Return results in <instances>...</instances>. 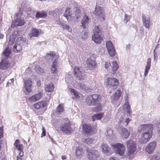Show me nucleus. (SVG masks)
<instances>
[{
    "label": "nucleus",
    "instance_id": "f257e3e1",
    "mask_svg": "<svg viewBox=\"0 0 160 160\" xmlns=\"http://www.w3.org/2000/svg\"><path fill=\"white\" fill-rule=\"evenodd\" d=\"M153 130V127L152 124L141 125L138 130L142 133L139 139V142L141 144H145L148 142L152 137Z\"/></svg>",
    "mask_w": 160,
    "mask_h": 160
},
{
    "label": "nucleus",
    "instance_id": "f03ea898",
    "mask_svg": "<svg viewBox=\"0 0 160 160\" xmlns=\"http://www.w3.org/2000/svg\"><path fill=\"white\" fill-rule=\"evenodd\" d=\"M11 53V49L9 47H7L2 53L3 56H4L6 58L2 60L0 63V69H5L9 66V63L7 58H8Z\"/></svg>",
    "mask_w": 160,
    "mask_h": 160
},
{
    "label": "nucleus",
    "instance_id": "7ed1b4c3",
    "mask_svg": "<svg viewBox=\"0 0 160 160\" xmlns=\"http://www.w3.org/2000/svg\"><path fill=\"white\" fill-rule=\"evenodd\" d=\"M101 101V98L99 95L94 94L88 96L86 100V103L90 105H95L99 104Z\"/></svg>",
    "mask_w": 160,
    "mask_h": 160
},
{
    "label": "nucleus",
    "instance_id": "20e7f679",
    "mask_svg": "<svg viewBox=\"0 0 160 160\" xmlns=\"http://www.w3.org/2000/svg\"><path fill=\"white\" fill-rule=\"evenodd\" d=\"M116 153L120 156L123 155L125 151V147L123 144L120 143L113 144L112 145Z\"/></svg>",
    "mask_w": 160,
    "mask_h": 160
},
{
    "label": "nucleus",
    "instance_id": "39448f33",
    "mask_svg": "<svg viewBox=\"0 0 160 160\" xmlns=\"http://www.w3.org/2000/svg\"><path fill=\"white\" fill-rule=\"evenodd\" d=\"M106 83L107 87L111 88L113 89L117 88L118 85V80L114 78H108Z\"/></svg>",
    "mask_w": 160,
    "mask_h": 160
},
{
    "label": "nucleus",
    "instance_id": "423d86ee",
    "mask_svg": "<svg viewBox=\"0 0 160 160\" xmlns=\"http://www.w3.org/2000/svg\"><path fill=\"white\" fill-rule=\"evenodd\" d=\"M17 17L15 21L12 24V25L15 26H22L25 23L24 17L20 13H18L16 16Z\"/></svg>",
    "mask_w": 160,
    "mask_h": 160
},
{
    "label": "nucleus",
    "instance_id": "0eeeda50",
    "mask_svg": "<svg viewBox=\"0 0 160 160\" xmlns=\"http://www.w3.org/2000/svg\"><path fill=\"white\" fill-rule=\"evenodd\" d=\"M46 103L45 101L39 102L33 105L34 108V110L36 111L37 110L39 111L42 113L46 110L44 108L46 106Z\"/></svg>",
    "mask_w": 160,
    "mask_h": 160
},
{
    "label": "nucleus",
    "instance_id": "6e6552de",
    "mask_svg": "<svg viewBox=\"0 0 160 160\" xmlns=\"http://www.w3.org/2000/svg\"><path fill=\"white\" fill-rule=\"evenodd\" d=\"M127 145L128 150V155L130 156L133 154L136 150V146L135 143L132 140L127 142Z\"/></svg>",
    "mask_w": 160,
    "mask_h": 160
},
{
    "label": "nucleus",
    "instance_id": "1a4fd4ad",
    "mask_svg": "<svg viewBox=\"0 0 160 160\" xmlns=\"http://www.w3.org/2000/svg\"><path fill=\"white\" fill-rule=\"evenodd\" d=\"M88 158L90 160H97L99 156L98 152L93 149H88Z\"/></svg>",
    "mask_w": 160,
    "mask_h": 160
},
{
    "label": "nucleus",
    "instance_id": "9d476101",
    "mask_svg": "<svg viewBox=\"0 0 160 160\" xmlns=\"http://www.w3.org/2000/svg\"><path fill=\"white\" fill-rule=\"evenodd\" d=\"M60 129L62 132L65 133H70L72 131L71 125L68 122L62 123L60 126Z\"/></svg>",
    "mask_w": 160,
    "mask_h": 160
},
{
    "label": "nucleus",
    "instance_id": "9b49d317",
    "mask_svg": "<svg viewBox=\"0 0 160 160\" xmlns=\"http://www.w3.org/2000/svg\"><path fill=\"white\" fill-rule=\"evenodd\" d=\"M74 72L75 75L79 79H83L85 75L84 71L82 68L76 67L74 68Z\"/></svg>",
    "mask_w": 160,
    "mask_h": 160
},
{
    "label": "nucleus",
    "instance_id": "f8f14e48",
    "mask_svg": "<svg viewBox=\"0 0 160 160\" xmlns=\"http://www.w3.org/2000/svg\"><path fill=\"white\" fill-rule=\"evenodd\" d=\"M106 46L110 56L113 57L115 55V50L114 48L113 45L111 41L107 42Z\"/></svg>",
    "mask_w": 160,
    "mask_h": 160
},
{
    "label": "nucleus",
    "instance_id": "ddd939ff",
    "mask_svg": "<svg viewBox=\"0 0 160 160\" xmlns=\"http://www.w3.org/2000/svg\"><path fill=\"white\" fill-rule=\"evenodd\" d=\"M43 95V92L40 91L37 94L29 97L28 100L31 102L33 103L40 99L42 98Z\"/></svg>",
    "mask_w": 160,
    "mask_h": 160
},
{
    "label": "nucleus",
    "instance_id": "4468645a",
    "mask_svg": "<svg viewBox=\"0 0 160 160\" xmlns=\"http://www.w3.org/2000/svg\"><path fill=\"white\" fill-rule=\"evenodd\" d=\"M156 147L155 142H152L149 143L145 148V151L149 154L152 153L155 150Z\"/></svg>",
    "mask_w": 160,
    "mask_h": 160
},
{
    "label": "nucleus",
    "instance_id": "2eb2a0df",
    "mask_svg": "<svg viewBox=\"0 0 160 160\" xmlns=\"http://www.w3.org/2000/svg\"><path fill=\"white\" fill-rule=\"evenodd\" d=\"M43 32L41 29L32 28L29 33V35L30 38L32 37H38L41 34H43Z\"/></svg>",
    "mask_w": 160,
    "mask_h": 160
},
{
    "label": "nucleus",
    "instance_id": "dca6fc26",
    "mask_svg": "<svg viewBox=\"0 0 160 160\" xmlns=\"http://www.w3.org/2000/svg\"><path fill=\"white\" fill-rule=\"evenodd\" d=\"M103 37L102 33H99L98 34H93L92 36V40L95 43H100L103 40Z\"/></svg>",
    "mask_w": 160,
    "mask_h": 160
},
{
    "label": "nucleus",
    "instance_id": "f3484780",
    "mask_svg": "<svg viewBox=\"0 0 160 160\" xmlns=\"http://www.w3.org/2000/svg\"><path fill=\"white\" fill-rule=\"evenodd\" d=\"M32 81L30 79L27 78L24 80V88L26 91L28 93L32 91Z\"/></svg>",
    "mask_w": 160,
    "mask_h": 160
},
{
    "label": "nucleus",
    "instance_id": "a211bd4d",
    "mask_svg": "<svg viewBox=\"0 0 160 160\" xmlns=\"http://www.w3.org/2000/svg\"><path fill=\"white\" fill-rule=\"evenodd\" d=\"M63 16L69 22L72 21L74 18V16L73 15L72 13L69 8L66 9Z\"/></svg>",
    "mask_w": 160,
    "mask_h": 160
},
{
    "label": "nucleus",
    "instance_id": "6ab92c4d",
    "mask_svg": "<svg viewBox=\"0 0 160 160\" xmlns=\"http://www.w3.org/2000/svg\"><path fill=\"white\" fill-rule=\"evenodd\" d=\"M143 23L144 26L149 29L150 28L151 21L149 17L145 16L144 14H142Z\"/></svg>",
    "mask_w": 160,
    "mask_h": 160
},
{
    "label": "nucleus",
    "instance_id": "aec40b11",
    "mask_svg": "<svg viewBox=\"0 0 160 160\" xmlns=\"http://www.w3.org/2000/svg\"><path fill=\"white\" fill-rule=\"evenodd\" d=\"M58 60L55 59L52 62L51 68V72L53 74H56L58 72Z\"/></svg>",
    "mask_w": 160,
    "mask_h": 160
},
{
    "label": "nucleus",
    "instance_id": "412c9836",
    "mask_svg": "<svg viewBox=\"0 0 160 160\" xmlns=\"http://www.w3.org/2000/svg\"><path fill=\"white\" fill-rule=\"evenodd\" d=\"M94 14L98 17H103L104 14L103 8L99 6L95 8Z\"/></svg>",
    "mask_w": 160,
    "mask_h": 160
},
{
    "label": "nucleus",
    "instance_id": "4be33fe9",
    "mask_svg": "<svg viewBox=\"0 0 160 160\" xmlns=\"http://www.w3.org/2000/svg\"><path fill=\"white\" fill-rule=\"evenodd\" d=\"M83 129L86 134H91L93 131V129L91 126L86 124L83 125Z\"/></svg>",
    "mask_w": 160,
    "mask_h": 160
},
{
    "label": "nucleus",
    "instance_id": "5701e85b",
    "mask_svg": "<svg viewBox=\"0 0 160 160\" xmlns=\"http://www.w3.org/2000/svg\"><path fill=\"white\" fill-rule=\"evenodd\" d=\"M87 63L88 66L90 69L93 70L96 68V64L95 62L91 58H88L87 61Z\"/></svg>",
    "mask_w": 160,
    "mask_h": 160
},
{
    "label": "nucleus",
    "instance_id": "b1692460",
    "mask_svg": "<svg viewBox=\"0 0 160 160\" xmlns=\"http://www.w3.org/2000/svg\"><path fill=\"white\" fill-rule=\"evenodd\" d=\"M151 58H148L147 61L146 65L145 67L144 77H145L148 74L149 70L151 66Z\"/></svg>",
    "mask_w": 160,
    "mask_h": 160
},
{
    "label": "nucleus",
    "instance_id": "393cba45",
    "mask_svg": "<svg viewBox=\"0 0 160 160\" xmlns=\"http://www.w3.org/2000/svg\"><path fill=\"white\" fill-rule=\"evenodd\" d=\"M121 135L122 138H127L129 136L130 132L125 128H122L121 129Z\"/></svg>",
    "mask_w": 160,
    "mask_h": 160
},
{
    "label": "nucleus",
    "instance_id": "a878e982",
    "mask_svg": "<svg viewBox=\"0 0 160 160\" xmlns=\"http://www.w3.org/2000/svg\"><path fill=\"white\" fill-rule=\"evenodd\" d=\"M83 154V149L80 147H76L75 151V156L78 158L82 157Z\"/></svg>",
    "mask_w": 160,
    "mask_h": 160
},
{
    "label": "nucleus",
    "instance_id": "bb28decb",
    "mask_svg": "<svg viewBox=\"0 0 160 160\" xmlns=\"http://www.w3.org/2000/svg\"><path fill=\"white\" fill-rule=\"evenodd\" d=\"M89 22V18L86 16H85L83 18L81 21L82 26L83 28H85L86 27V26L88 25Z\"/></svg>",
    "mask_w": 160,
    "mask_h": 160
},
{
    "label": "nucleus",
    "instance_id": "cd10ccee",
    "mask_svg": "<svg viewBox=\"0 0 160 160\" xmlns=\"http://www.w3.org/2000/svg\"><path fill=\"white\" fill-rule=\"evenodd\" d=\"M112 74H114L117 71L118 67L117 61L112 62Z\"/></svg>",
    "mask_w": 160,
    "mask_h": 160
},
{
    "label": "nucleus",
    "instance_id": "c85d7f7f",
    "mask_svg": "<svg viewBox=\"0 0 160 160\" xmlns=\"http://www.w3.org/2000/svg\"><path fill=\"white\" fill-rule=\"evenodd\" d=\"M102 151L105 154L109 155V148L108 146L106 144L103 143L101 147Z\"/></svg>",
    "mask_w": 160,
    "mask_h": 160
},
{
    "label": "nucleus",
    "instance_id": "c756f323",
    "mask_svg": "<svg viewBox=\"0 0 160 160\" xmlns=\"http://www.w3.org/2000/svg\"><path fill=\"white\" fill-rule=\"evenodd\" d=\"M22 49L21 45L19 43H16L13 47V50L15 52H18L21 51Z\"/></svg>",
    "mask_w": 160,
    "mask_h": 160
},
{
    "label": "nucleus",
    "instance_id": "7c9ffc66",
    "mask_svg": "<svg viewBox=\"0 0 160 160\" xmlns=\"http://www.w3.org/2000/svg\"><path fill=\"white\" fill-rule=\"evenodd\" d=\"M34 68L35 71L39 74H42L45 72V70L40 68L38 65H36Z\"/></svg>",
    "mask_w": 160,
    "mask_h": 160
},
{
    "label": "nucleus",
    "instance_id": "2f4dec72",
    "mask_svg": "<svg viewBox=\"0 0 160 160\" xmlns=\"http://www.w3.org/2000/svg\"><path fill=\"white\" fill-rule=\"evenodd\" d=\"M121 95V91L120 90H118L115 93L113 97L114 101H117L119 100Z\"/></svg>",
    "mask_w": 160,
    "mask_h": 160
},
{
    "label": "nucleus",
    "instance_id": "473e14b6",
    "mask_svg": "<svg viewBox=\"0 0 160 160\" xmlns=\"http://www.w3.org/2000/svg\"><path fill=\"white\" fill-rule=\"evenodd\" d=\"M54 88L53 85L52 83H50L46 85L45 90L46 92H51L53 91Z\"/></svg>",
    "mask_w": 160,
    "mask_h": 160
},
{
    "label": "nucleus",
    "instance_id": "72a5a7b5",
    "mask_svg": "<svg viewBox=\"0 0 160 160\" xmlns=\"http://www.w3.org/2000/svg\"><path fill=\"white\" fill-rule=\"evenodd\" d=\"M47 14L45 12L42 11L37 12L36 15V18H45L47 16Z\"/></svg>",
    "mask_w": 160,
    "mask_h": 160
},
{
    "label": "nucleus",
    "instance_id": "f704fd0d",
    "mask_svg": "<svg viewBox=\"0 0 160 160\" xmlns=\"http://www.w3.org/2000/svg\"><path fill=\"white\" fill-rule=\"evenodd\" d=\"M18 33V32H14L12 35H11L10 37V39L9 41L8 44L10 45H12L14 43L15 41V38L16 37V34L15 33Z\"/></svg>",
    "mask_w": 160,
    "mask_h": 160
},
{
    "label": "nucleus",
    "instance_id": "c9c22d12",
    "mask_svg": "<svg viewBox=\"0 0 160 160\" xmlns=\"http://www.w3.org/2000/svg\"><path fill=\"white\" fill-rule=\"evenodd\" d=\"M73 78L72 76L68 74H67L65 76V81L68 83H72V82Z\"/></svg>",
    "mask_w": 160,
    "mask_h": 160
},
{
    "label": "nucleus",
    "instance_id": "e433bc0d",
    "mask_svg": "<svg viewBox=\"0 0 160 160\" xmlns=\"http://www.w3.org/2000/svg\"><path fill=\"white\" fill-rule=\"evenodd\" d=\"M74 87L78 89L86 90L85 86L83 83H76L74 85Z\"/></svg>",
    "mask_w": 160,
    "mask_h": 160
},
{
    "label": "nucleus",
    "instance_id": "4c0bfd02",
    "mask_svg": "<svg viewBox=\"0 0 160 160\" xmlns=\"http://www.w3.org/2000/svg\"><path fill=\"white\" fill-rule=\"evenodd\" d=\"M26 12L27 15L30 17H32L35 14V11L33 9H32L30 7H28L27 8Z\"/></svg>",
    "mask_w": 160,
    "mask_h": 160
},
{
    "label": "nucleus",
    "instance_id": "58836bf2",
    "mask_svg": "<svg viewBox=\"0 0 160 160\" xmlns=\"http://www.w3.org/2000/svg\"><path fill=\"white\" fill-rule=\"evenodd\" d=\"M103 116V113H101L93 115L92 117V119L93 121H94L95 119L99 120L102 118Z\"/></svg>",
    "mask_w": 160,
    "mask_h": 160
},
{
    "label": "nucleus",
    "instance_id": "ea45409f",
    "mask_svg": "<svg viewBox=\"0 0 160 160\" xmlns=\"http://www.w3.org/2000/svg\"><path fill=\"white\" fill-rule=\"evenodd\" d=\"M123 108L124 109V110L126 111L128 113H130V107L129 105V103L128 102H125V103L123 106Z\"/></svg>",
    "mask_w": 160,
    "mask_h": 160
},
{
    "label": "nucleus",
    "instance_id": "a19ab883",
    "mask_svg": "<svg viewBox=\"0 0 160 160\" xmlns=\"http://www.w3.org/2000/svg\"><path fill=\"white\" fill-rule=\"evenodd\" d=\"M57 112L58 115H60L64 112L63 107L62 105L59 104L57 108Z\"/></svg>",
    "mask_w": 160,
    "mask_h": 160
},
{
    "label": "nucleus",
    "instance_id": "79ce46f5",
    "mask_svg": "<svg viewBox=\"0 0 160 160\" xmlns=\"http://www.w3.org/2000/svg\"><path fill=\"white\" fill-rule=\"evenodd\" d=\"M70 92L72 95H74L76 99L78 98V97H79V94L74 89H70Z\"/></svg>",
    "mask_w": 160,
    "mask_h": 160
},
{
    "label": "nucleus",
    "instance_id": "37998d69",
    "mask_svg": "<svg viewBox=\"0 0 160 160\" xmlns=\"http://www.w3.org/2000/svg\"><path fill=\"white\" fill-rule=\"evenodd\" d=\"M160 159V153L158 152L155 154L152 155L150 160H159Z\"/></svg>",
    "mask_w": 160,
    "mask_h": 160
},
{
    "label": "nucleus",
    "instance_id": "c03bdc74",
    "mask_svg": "<svg viewBox=\"0 0 160 160\" xmlns=\"http://www.w3.org/2000/svg\"><path fill=\"white\" fill-rule=\"evenodd\" d=\"M101 33L100 26H95L93 29V34H98Z\"/></svg>",
    "mask_w": 160,
    "mask_h": 160
},
{
    "label": "nucleus",
    "instance_id": "a18cd8bd",
    "mask_svg": "<svg viewBox=\"0 0 160 160\" xmlns=\"http://www.w3.org/2000/svg\"><path fill=\"white\" fill-rule=\"evenodd\" d=\"M25 41L24 38L22 37H20L18 38L17 40L16 43H19L20 44H22Z\"/></svg>",
    "mask_w": 160,
    "mask_h": 160
},
{
    "label": "nucleus",
    "instance_id": "49530a36",
    "mask_svg": "<svg viewBox=\"0 0 160 160\" xmlns=\"http://www.w3.org/2000/svg\"><path fill=\"white\" fill-rule=\"evenodd\" d=\"M94 139L92 138H88L86 139L84 141L88 144H90L93 142Z\"/></svg>",
    "mask_w": 160,
    "mask_h": 160
},
{
    "label": "nucleus",
    "instance_id": "de8ad7c7",
    "mask_svg": "<svg viewBox=\"0 0 160 160\" xmlns=\"http://www.w3.org/2000/svg\"><path fill=\"white\" fill-rule=\"evenodd\" d=\"M81 16V13L80 10L77 9L76 10V14L75 15V18L77 19H79Z\"/></svg>",
    "mask_w": 160,
    "mask_h": 160
},
{
    "label": "nucleus",
    "instance_id": "09e8293b",
    "mask_svg": "<svg viewBox=\"0 0 160 160\" xmlns=\"http://www.w3.org/2000/svg\"><path fill=\"white\" fill-rule=\"evenodd\" d=\"M62 27L64 29L67 30L69 32H71L72 31V29L70 28L69 26L67 24L64 23Z\"/></svg>",
    "mask_w": 160,
    "mask_h": 160
},
{
    "label": "nucleus",
    "instance_id": "8fccbe9b",
    "mask_svg": "<svg viewBox=\"0 0 160 160\" xmlns=\"http://www.w3.org/2000/svg\"><path fill=\"white\" fill-rule=\"evenodd\" d=\"M130 19V16H129L127 14H125V15L124 19L123 20V22L125 23H127L128 22L129 20Z\"/></svg>",
    "mask_w": 160,
    "mask_h": 160
},
{
    "label": "nucleus",
    "instance_id": "3c124183",
    "mask_svg": "<svg viewBox=\"0 0 160 160\" xmlns=\"http://www.w3.org/2000/svg\"><path fill=\"white\" fill-rule=\"evenodd\" d=\"M14 82V78H12L9 81H8L7 83V86H11L13 85Z\"/></svg>",
    "mask_w": 160,
    "mask_h": 160
},
{
    "label": "nucleus",
    "instance_id": "603ef678",
    "mask_svg": "<svg viewBox=\"0 0 160 160\" xmlns=\"http://www.w3.org/2000/svg\"><path fill=\"white\" fill-rule=\"evenodd\" d=\"M49 14L50 15L53 16L54 17H56L57 16V13L55 11H50L49 12Z\"/></svg>",
    "mask_w": 160,
    "mask_h": 160
},
{
    "label": "nucleus",
    "instance_id": "864d4df0",
    "mask_svg": "<svg viewBox=\"0 0 160 160\" xmlns=\"http://www.w3.org/2000/svg\"><path fill=\"white\" fill-rule=\"evenodd\" d=\"M113 132L112 130L109 129L107 131V133H106V135L110 136L113 134Z\"/></svg>",
    "mask_w": 160,
    "mask_h": 160
},
{
    "label": "nucleus",
    "instance_id": "5fc2aeb1",
    "mask_svg": "<svg viewBox=\"0 0 160 160\" xmlns=\"http://www.w3.org/2000/svg\"><path fill=\"white\" fill-rule=\"evenodd\" d=\"M101 109V106H98L96 107H94L93 109V110L95 112H98L100 111Z\"/></svg>",
    "mask_w": 160,
    "mask_h": 160
},
{
    "label": "nucleus",
    "instance_id": "6e6d98bb",
    "mask_svg": "<svg viewBox=\"0 0 160 160\" xmlns=\"http://www.w3.org/2000/svg\"><path fill=\"white\" fill-rule=\"evenodd\" d=\"M156 130L158 134H160V122L157 124L156 125Z\"/></svg>",
    "mask_w": 160,
    "mask_h": 160
},
{
    "label": "nucleus",
    "instance_id": "4d7b16f0",
    "mask_svg": "<svg viewBox=\"0 0 160 160\" xmlns=\"http://www.w3.org/2000/svg\"><path fill=\"white\" fill-rule=\"evenodd\" d=\"M42 133L41 137H42L46 136V129L43 127H42Z\"/></svg>",
    "mask_w": 160,
    "mask_h": 160
},
{
    "label": "nucleus",
    "instance_id": "13d9d810",
    "mask_svg": "<svg viewBox=\"0 0 160 160\" xmlns=\"http://www.w3.org/2000/svg\"><path fill=\"white\" fill-rule=\"evenodd\" d=\"M56 22L58 24L61 26L62 27V26L64 24L60 20L59 18L58 19L56 20Z\"/></svg>",
    "mask_w": 160,
    "mask_h": 160
},
{
    "label": "nucleus",
    "instance_id": "bf43d9fd",
    "mask_svg": "<svg viewBox=\"0 0 160 160\" xmlns=\"http://www.w3.org/2000/svg\"><path fill=\"white\" fill-rule=\"evenodd\" d=\"M82 35H83V34L84 35V36H82V38L84 39H86L88 37V33L87 32H82Z\"/></svg>",
    "mask_w": 160,
    "mask_h": 160
},
{
    "label": "nucleus",
    "instance_id": "052dcab7",
    "mask_svg": "<svg viewBox=\"0 0 160 160\" xmlns=\"http://www.w3.org/2000/svg\"><path fill=\"white\" fill-rule=\"evenodd\" d=\"M130 120H129V118H127L124 121V125L127 126L128 124V123L130 122Z\"/></svg>",
    "mask_w": 160,
    "mask_h": 160
},
{
    "label": "nucleus",
    "instance_id": "680f3d73",
    "mask_svg": "<svg viewBox=\"0 0 160 160\" xmlns=\"http://www.w3.org/2000/svg\"><path fill=\"white\" fill-rule=\"evenodd\" d=\"M18 149L20 151H23V145L22 144H21L18 146Z\"/></svg>",
    "mask_w": 160,
    "mask_h": 160
},
{
    "label": "nucleus",
    "instance_id": "e2e57ef3",
    "mask_svg": "<svg viewBox=\"0 0 160 160\" xmlns=\"http://www.w3.org/2000/svg\"><path fill=\"white\" fill-rule=\"evenodd\" d=\"M19 141L18 140H16L14 143V145L18 147L19 146Z\"/></svg>",
    "mask_w": 160,
    "mask_h": 160
},
{
    "label": "nucleus",
    "instance_id": "0e129e2a",
    "mask_svg": "<svg viewBox=\"0 0 160 160\" xmlns=\"http://www.w3.org/2000/svg\"><path fill=\"white\" fill-rule=\"evenodd\" d=\"M110 66V63L109 62H106L105 63V67L106 69H108Z\"/></svg>",
    "mask_w": 160,
    "mask_h": 160
},
{
    "label": "nucleus",
    "instance_id": "69168bd1",
    "mask_svg": "<svg viewBox=\"0 0 160 160\" xmlns=\"http://www.w3.org/2000/svg\"><path fill=\"white\" fill-rule=\"evenodd\" d=\"M3 135V128L2 127L0 128V138L2 137Z\"/></svg>",
    "mask_w": 160,
    "mask_h": 160
},
{
    "label": "nucleus",
    "instance_id": "338daca9",
    "mask_svg": "<svg viewBox=\"0 0 160 160\" xmlns=\"http://www.w3.org/2000/svg\"><path fill=\"white\" fill-rule=\"evenodd\" d=\"M124 98L125 100V102H128V94H127L125 95Z\"/></svg>",
    "mask_w": 160,
    "mask_h": 160
},
{
    "label": "nucleus",
    "instance_id": "774afa93",
    "mask_svg": "<svg viewBox=\"0 0 160 160\" xmlns=\"http://www.w3.org/2000/svg\"><path fill=\"white\" fill-rule=\"evenodd\" d=\"M109 160H119V159L116 157H112L110 158Z\"/></svg>",
    "mask_w": 160,
    "mask_h": 160
}]
</instances>
